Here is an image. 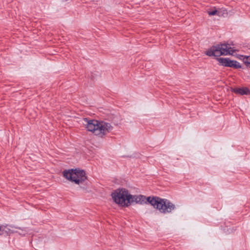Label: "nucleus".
Returning <instances> with one entry per match:
<instances>
[{"instance_id": "f257e3e1", "label": "nucleus", "mask_w": 250, "mask_h": 250, "mask_svg": "<svg viewBox=\"0 0 250 250\" xmlns=\"http://www.w3.org/2000/svg\"><path fill=\"white\" fill-rule=\"evenodd\" d=\"M82 122L87 131L101 137H103L109 133L113 128L110 124L104 122H100L96 120L84 118Z\"/></svg>"}, {"instance_id": "f03ea898", "label": "nucleus", "mask_w": 250, "mask_h": 250, "mask_svg": "<svg viewBox=\"0 0 250 250\" xmlns=\"http://www.w3.org/2000/svg\"><path fill=\"white\" fill-rule=\"evenodd\" d=\"M147 201L155 209L162 213H171L176 208L175 205L167 199L157 196H149Z\"/></svg>"}, {"instance_id": "7ed1b4c3", "label": "nucleus", "mask_w": 250, "mask_h": 250, "mask_svg": "<svg viewBox=\"0 0 250 250\" xmlns=\"http://www.w3.org/2000/svg\"><path fill=\"white\" fill-rule=\"evenodd\" d=\"M114 201L122 207H128L130 205L131 195L125 189H118L111 194Z\"/></svg>"}, {"instance_id": "20e7f679", "label": "nucleus", "mask_w": 250, "mask_h": 250, "mask_svg": "<svg viewBox=\"0 0 250 250\" xmlns=\"http://www.w3.org/2000/svg\"><path fill=\"white\" fill-rule=\"evenodd\" d=\"M63 175L66 179L78 185L83 183L87 179L85 171L77 169L64 170Z\"/></svg>"}, {"instance_id": "39448f33", "label": "nucleus", "mask_w": 250, "mask_h": 250, "mask_svg": "<svg viewBox=\"0 0 250 250\" xmlns=\"http://www.w3.org/2000/svg\"><path fill=\"white\" fill-rule=\"evenodd\" d=\"M235 49L230 46L228 43L221 44L216 46L212 47L206 51V54L208 56H220L232 54Z\"/></svg>"}, {"instance_id": "423d86ee", "label": "nucleus", "mask_w": 250, "mask_h": 250, "mask_svg": "<svg viewBox=\"0 0 250 250\" xmlns=\"http://www.w3.org/2000/svg\"><path fill=\"white\" fill-rule=\"evenodd\" d=\"M218 61L222 65L234 68H241L240 64L236 61H232L228 58H217Z\"/></svg>"}, {"instance_id": "0eeeda50", "label": "nucleus", "mask_w": 250, "mask_h": 250, "mask_svg": "<svg viewBox=\"0 0 250 250\" xmlns=\"http://www.w3.org/2000/svg\"><path fill=\"white\" fill-rule=\"evenodd\" d=\"M218 61L222 65L234 68H241L240 64L236 61H232L228 58H217Z\"/></svg>"}, {"instance_id": "6e6552de", "label": "nucleus", "mask_w": 250, "mask_h": 250, "mask_svg": "<svg viewBox=\"0 0 250 250\" xmlns=\"http://www.w3.org/2000/svg\"><path fill=\"white\" fill-rule=\"evenodd\" d=\"M130 201V204L132 202H135L137 204H144L149 203L147 201L148 197H146L145 196L142 195H132Z\"/></svg>"}, {"instance_id": "1a4fd4ad", "label": "nucleus", "mask_w": 250, "mask_h": 250, "mask_svg": "<svg viewBox=\"0 0 250 250\" xmlns=\"http://www.w3.org/2000/svg\"><path fill=\"white\" fill-rule=\"evenodd\" d=\"M233 91L241 95H248L250 93L249 90L247 87L235 88L233 90Z\"/></svg>"}, {"instance_id": "9d476101", "label": "nucleus", "mask_w": 250, "mask_h": 250, "mask_svg": "<svg viewBox=\"0 0 250 250\" xmlns=\"http://www.w3.org/2000/svg\"><path fill=\"white\" fill-rule=\"evenodd\" d=\"M244 63L247 66L250 67V56H244L243 59Z\"/></svg>"}, {"instance_id": "9b49d317", "label": "nucleus", "mask_w": 250, "mask_h": 250, "mask_svg": "<svg viewBox=\"0 0 250 250\" xmlns=\"http://www.w3.org/2000/svg\"><path fill=\"white\" fill-rule=\"evenodd\" d=\"M208 14L210 16H213L215 15L220 16V11L217 10H214L211 11H208Z\"/></svg>"}, {"instance_id": "f8f14e48", "label": "nucleus", "mask_w": 250, "mask_h": 250, "mask_svg": "<svg viewBox=\"0 0 250 250\" xmlns=\"http://www.w3.org/2000/svg\"><path fill=\"white\" fill-rule=\"evenodd\" d=\"M1 230V227H0V230Z\"/></svg>"}]
</instances>
